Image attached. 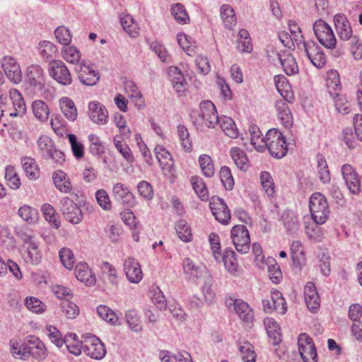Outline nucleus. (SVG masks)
Returning <instances> with one entry per match:
<instances>
[{
	"label": "nucleus",
	"mask_w": 362,
	"mask_h": 362,
	"mask_svg": "<svg viewBox=\"0 0 362 362\" xmlns=\"http://www.w3.org/2000/svg\"><path fill=\"white\" fill-rule=\"evenodd\" d=\"M18 216L28 224L35 223L39 218L37 211L29 205L24 204L18 211Z\"/></svg>",
	"instance_id": "nucleus-41"
},
{
	"label": "nucleus",
	"mask_w": 362,
	"mask_h": 362,
	"mask_svg": "<svg viewBox=\"0 0 362 362\" xmlns=\"http://www.w3.org/2000/svg\"><path fill=\"white\" fill-rule=\"evenodd\" d=\"M220 16L226 29L231 30L236 25V16L233 8L229 4H223L220 9Z\"/></svg>",
	"instance_id": "nucleus-35"
},
{
	"label": "nucleus",
	"mask_w": 362,
	"mask_h": 362,
	"mask_svg": "<svg viewBox=\"0 0 362 362\" xmlns=\"http://www.w3.org/2000/svg\"><path fill=\"white\" fill-rule=\"evenodd\" d=\"M59 209L64 218L73 224H78L83 220L81 207L69 197L60 199Z\"/></svg>",
	"instance_id": "nucleus-7"
},
{
	"label": "nucleus",
	"mask_w": 362,
	"mask_h": 362,
	"mask_svg": "<svg viewBox=\"0 0 362 362\" xmlns=\"http://www.w3.org/2000/svg\"><path fill=\"white\" fill-rule=\"evenodd\" d=\"M202 294L206 303L211 304L214 302L216 293L213 286V278L208 272H204L203 275Z\"/></svg>",
	"instance_id": "nucleus-32"
},
{
	"label": "nucleus",
	"mask_w": 362,
	"mask_h": 362,
	"mask_svg": "<svg viewBox=\"0 0 362 362\" xmlns=\"http://www.w3.org/2000/svg\"><path fill=\"white\" fill-rule=\"evenodd\" d=\"M102 273L105 275L110 284L117 285L118 276L115 267L108 262H102L100 266Z\"/></svg>",
	"instance_id": "nucleus-54"
},
{
	"label": "nucleus",
	"mask_w": 362,
	"mask_h": 362,
	"mask_svg": "<svg viewBox=\"0 0 362 362\" xmlns=\"http://www.w3.org/2000/svg\"><path fill=\"white\" fill-rule=\"evenodd\" d=\"M334 23L339 37L344 41L352 40L353 30L351 24L345 16L341 13L336 14L334 16Z\"/></svg>",
	"instance_id": "nucleus-21"
},
{
	"label": "nucleus",
	"mask_w": 362,
	"mask_h": 362,
	"mask_svg": "<svg viewBox=\"0 0 362 362\" xmlns=\"http://www.w3.org/2000/svg\"><path fill=\"white\" fill-rule=\"evenodd\" d=\"M341 172L346 187L351 193L354 194H359L361 187V182L358 173L352 165L349 164L343 165Z\"/></svg>",
	"instance_id": "nucleus-13"
},
{
	"label": "nucleus",
	"mask_w": 362,
	"mask_h": 362,
	"mask_svg": "<svg viewBox=\"0 0 362 362\" xmlns=\"http://www.w3.org/2000/svg\"><path fill=\"white\" fill-rule=\"evenodd\" d=\"M60 261L67 269H72L75 264V258L72 251L66 247L62 248L59 252Z\"/></svg>",
	"instance_id": "nucleus-59"
},
{
	"label": "nucleus",
	"mask_w": 362,
	"mask_h": 362,
	"mask_svg": "<svg viewBox=\"0 0 362 362\" xmlns=\"http://www.w3.org/2000/svg\"><path fill=\"white\" fill-rule=\"evenodd\" d=\"M276 59L283 67L285 73L288 75H294L298 71V66L296 59L291 54L284 55L282 57L278 52H272Z\"/></svg>",
	"instance_id": "nucleus-30"
},
{
	"label": "nucleus",
	"mask_w": 362,
	"mask_h": 362,
	"mask_svg": "<svg viewBox=\"0 0 362 362\" xmlns=\"http://www.w3.org/2000/svg\"><path fill=\"white\" fill-rule=\"evenodd\" d=\"M264 325L267 333L270 338L277 341L280 338V329L276 321L272 317H266L264 320Z\"/></svg>",
	"instance_id": "nucleus-57"
},
{
	"label": "nucleus",
	"mask_w": 362,
	"mask_h": 362,
	"mask_svg": "<svg viewBox=\"0 0 362 362\" xmlns=\"http://www.w3.org/2000/svg\"><path fill=\"white\" fill-rule=\"evenodd\" d=\"M75 71L80 82L85 86H94L100 79L98 71L90 64H78L75 67Z\"/></svg>",
	"instance_id": "nucleus-12"
},
{
	"label": "nucleus",
	"mask_w": 362,
	"mask_h": 362,
	"mask_svg": "<svg viewBox=\"0 0 362 362\" xmlns=\"http://www.w3.org/2000/svg\"><path fill=\"white\" fill-rule=\"evenodd\" d=\"M211 211L215 218L223 225L228 224L230 213L224 200L220 197H213L210 202Z\"/></svg>",
	"instance_id": "nucleus-16"
},
{
	"label": "nucleus",
	"mask_w": 362,
	"mask_h": 362,
	"mask_svg": "<svg viewBox=\"0 0 362 362\" xmlns=\"http://www.w3.org/2000/svg\"><path fill=\"white\" fill-rule=\"evenodd\" d=\"M191 183L198 197L202 200H206L208 198V190L202 178L193 176L191 178Z\"/></svg>",
	"instance_id": "nucleus-53"
},
{
	"label": "nucleus",
	"mask_w": 362,
	"mask_h": 362,
	"mask_svg": "<svg viewBox=\"0 0 362 362\" xmlns=\"http://www.w3.org/2000/svg\"><path fill=\"white\" fill-rule=\"evenodd\" d=\"M231 239L236 250L241 254H246L250 247L249 231L243 225H236L231 229Z\"/></svg>",
	"instance_id": "nucleus-8"
},
{
	"label": "nucleus",
	"mask_w": 362,
	"mask_h": 362,
	"mask_svg": "<svg viewBox=\"0 0 362 362\" xmlns=\"http://www.w3.org/2000/svg\"><path fill=\"white\" fill-rule=\"evenodd\" d=\"M182 267L185 274L192 280L203 277L204 272H207L206 269L202 270L199 267L196 266L189 258H185L183 260Z\"/></svg>",
	"instance_id": "nucleus-40"
},
{
	"label": "nucleus",
	"mask_w": 362,
	"mask_h": 362,
	"mask_svg": "<svg viewBox=\"0 0 362 362\" xmlns=\"http://www.w3.org/2000/svg\"><path fill=\"white\" fill-rule=\"evenodd\" d=\"M303 51L310 62L317 68H322L327 62L326 56L322 48L313 40L303 42Z\"/></svg>",
	"instance_id": "nucleus-11"
},
{
	"label": "nucleus",
	"mask_w": 362,
	"mask_h": 362,
	"mask_svg": "<svg viewBox=\"0 0 362 362\" xmlns=\"http://www.w3.org/2000/svg\"><path fill=\"white\" fill-rule=\"evenodd\" d=\"M47 71L49 76L62 86H69L73 82L70 71L62 60L49 62Z\"/></svg>",
	"instance_id": "nucleus-6"
},
{
	"label": "nucleus",
	"mask_w": 362,
	"mask_h": 362,
	"mask_svg": "<svg viewBox=\"0 0 362 362\" xmlns=\"http://www.w3.org/2000/svg\"><path fill=\"white\" fill-rule=\"evenodd\" d=\"M120 23L124 30L132 36L138 34V28L132 16L122 13L119 15Z\"/></svg>",
	"instance_id": "nucleus-47"
},
{
	"label": "nucleus",
	"mask_w": 362,
	"mask_h": 362,
	"mask_svg": "<svg viewBox=\"0 0 362 362\" xmlns=\"http://www.w3.org/2000/svg\"><path fill=\"white\" fill-rule=\"evenodd\" d=\"M47 76L44 69L38 64L28 66L25 75L26 91L28 94H34L46 98L49 89L46 86Z\"/></svg>",
	"instance_id": "nucleus-1"
},
{
	"label": "nucleus",
	"mask_w": 362,
	"mask_h": 362,
	"mask_svg": "<svg viewBox=\"0 0 362 362\" xmlns=\"http://www.w3.org/2000/svg\"><path fill=\"white\" fill-rule=\"evenodd\" d=\"M13 110L8 112L10 117H23L26 113V105L22 94L16 88L9 90Z\"/></svg>",
	"instance_id": "nucleus-24"
},
{
	"label": "nucleus",
	"mask_w": 362,
	"mask_h": 362,
	"mask_svg": "<svg viewBox=\"0 0 362 362\" xmlns=\"http://www.w3.org/2000/svg\"><path fill=\"white\" fill-rule=\"evenodd\" d=\"M26 308L33 313L40 314L45 311L46 305L35 297H27L25 300Z\"/></svg>",
	"instance_id": "nucleus-60"
},
{
	"label": "nucleus",
	"mask_w": 362,
	"mask_h": 362,
	"mask_svg": "<svg viewBox=\"0 0 362 362\" xmlns=\"http://www.w3.org/2000/svg\"><path fill=\"white\" fill-rule=\"evenodd\" d=\"M125 318L129 327L134 332H139L142 327L141 325L140 317L137 311L134 309H130L126 311Z\"/></svg>",
	"instance_id": "nucleus-48"
},
{
	"label": "nucleus",
	"mask_w": 362,
	"mask_h": 362,
	"mask_svg": "<svg viewBox=\"0 0 362 362\" xmlns=\"http://www.w3.org/2000/svg\"><path fill=\"white\" fill-rule=\"evenodd\" d=\"M326 86L330 96H334L341 92L339 74L336 70L331 69L327 72Z\"/></svg>",
	"instance_id": "nucleus-31"
},
{
	"label": "nucleus",
	"mask_w": 362,
	"mask_h": 362,
	"mask_svg": "<svg viewBox=\"0 0 362 362\" xmlns=\"http://www.w3.org/2000/svg\"><path fill=\"white\" fill-rule=\"evenodd\" d=\"M28 245L27 246V252L25 256L26 262L33 265H37L42 261V254L38 249V243L36 241H31L30 239L27 240Z\"/></svg>",
	"instance_id": "nucleus-37"
},
{
	"label": "nucleus",
	"mask_w": 362,
	"mask_h": 362,
	"mask_svg": "<svg viewBox=\"0 0 362 362\" xmlns=\"http://www.w3.org/2000/svg\"><path fill=\"white\" fill-rule=\"evenodd\" d=\"M281 221L286 231L290 234L296 233L299 229L298 217L292 210H286L282 214Z\"/></svg>",
	"instance_id": "nucleus-28"
},
{
	"label": "nucleus",
	"mask_w": 362,
	"mask_h": 362,
	"mask_svg": "<svg viewBox=\"0 0 362 362\" xmlns=\"http://www.w3.org/2000/svg\"><path fill=\"white\" fill-rule=\"evenodd\" d=\"M64 344L66 345L67 350L75 356H79L83 351V342L78 339L75 333H68L64 337Z\"/></svg>",
	"instance_id": "nucleus-34"
},
{
	"label": "nucleus",
	"mask_w": 362,
	"mask_h": 362,
	"mask_svg": "<svg viewBox=\"0 0 362 362\" xmlns=\"http://www.w3.org/2000/svg\"><path fill=\"white\" fill-rule=\"evenodd\" d=\"M38 49L42 59L49 62L54 60V58L57 52V49L55 45L52 42L46 40L40 42Z\"/></svg>",
	"instance_id": "nucleus-42"
},
{
	"label": "nucleus",
	"mask_w": 362,
	"mask_h": 362,
	"mask_svg": "<svg viewBox=\"0 0 362 362\" xmlns=\"http://www.w3.org/2000/svg\"><path fill=\"white\" fill-rule=\"evenodd\" d=\"M266 142L267 149L273 157L281 158L287 153L285 138L280 131L276 129H269L266 134Z\"/></svg>",
	"instance_id": "nucleus-4"
},
{
	"label": "nucleus",
	"mask_w": 362,
	"mask_h": 362,
	"mask_svg": "<svg viewBox=\"0 0 362 362\" xmlns=\"http://www.w3.org/2000/svg\"><path fill=\"white\" fill-rule=\"evenodd\" d=\"M179 238L183 242H189L192 239L191 228L185 220L180 221L175 226Z\"/></svg>",
	"instance_id": "nucleus-49"
},
{
	"label": "nucleus",
	"mask_w": 362,
	"mask_h": 362,
	"mask_svg": "<svg viewBox=\"0 0 362 362\" xmlns=\"http://www.w3.org/2000/svg\"><path fill=\"white\" fill-rule=\"evenodd\" d=\"M170 12L177 23L187 24L189 22V17L183 4L180 3L172 4Z\"/></svg>",
	"instance_id": "nucleus-44"
},
{
	"label": "nucleus",
	"mask_w": 362,
	"mask_h": 362,
	"mask_svg": "<svg viewBox=\"0 0 362 362\" xmlns=\"http://www.w3.org/2000/svg\"><path fill=\"white\" fill-rule=\"evenodd\" d=\"M95 196L98 205L103 210L110 211L112 209V202L107 192L105 189H100L97 190Z\"/></svg>",
	"instance_id": "nucleus-64"
},
{
	"label": "nucleus",
	"mask_w": 362,
	"mask_h": 362,
	"mask_svg": "<svg viewBox=\"0 0 362 362\" xmlns=\"http://www.w3.org/2000/svg\"><path fill=\"white\" fill-rule=\"evenodd\" d=\"M21 164L27 177L35 180L40 175V170L34 158L23 157L21 158Z\"/></svg>",
	"instance_id": "nucleus-39"
},
{
	"label": "nucleus",
	"mask_w": 362,
	"mask_h": 362,
	"mask_svg": "<svg viewBox=\"0 0 362 362\" xmlns=\"http://www.w3.org/2000/svg\"><path fill=\"white\" fill-rule=\"evenodd\" d=\"M52 180L55 187L64 194L70 193L72 191V185L66 173L58 170L53 173Z\"/></svg>",
	"instance_id": "nucleus-26"
},
{
	"label": "nucleus",
	"mask_w": 362,
	"mask_h": 362,
	"mask_svg": "<svg viewBox=\"0 0 362 362\" xmlns=\"http://www.w3.org/2000/svg\"><path fill=\"white\" fill-rule=\"evenodd\" d=\"M275 107L276 109L278 118L281 124L286 128L291 127L293 124V117L287 100L285 99L278 100L275 103Z\"/></svg>",
	"instance_id": "nucleus-25"
},
{
	"label": "nucleus",
	"mask_w": 362,
	"mask_h": 362,
	"mask_svg": "<svg viewBox=\"0 0 362 362\" xmlns=\"http://www.w3.org/2000/svg\"><path fill=\"white\" fill-rule=\"evenodd\" d=\"M199 163L202 173L207 177H211L214 174V167L211 157L206 154H202L199 157Z\"/></svg>",
	"instance_id": "nucleus-52"
},
{
	"label": "nucleus",
	"mask_w": 362,
	"mask_h": 362,
	"mask_svg": "<svg viewBox=\"0 0 362 362\" xmlns=\"http://www.w3.org/2000/svg\"><path fill=\"white\" fill-rule=\"evenodd\" d=\"M5 178L11 188L16 189L20 187L21 181L13 166L9 165L6 168Z\"/></svg>",
	"instance_id": "nucleus-62"
},
{
	"label": "nucleus",
	"mask_w": 362,
	"mask_h": 362,
	"mask_svg": "<svg viewBox=\"0 0 362 362\" xmlns=\"http://www.w3.org/2000/svg\"><path fill=\"white\" fill-rule=\"evenodd\" d=\"M240 351L244 362H255L257 355L253 346L250 343L245 342L241 345L240 346Z\"/></svg>",
	"instance_id": "nucleus-63"
},
{
	"label": "nucleus",
	"mask_w": 362,
	"mask_h": 362,
	"mask_svg": "<svg viewBox=\"0 0 362 362\" xmlns=\"http://www.w3.org/2000/svg\"><path fill=\"white\" fill-rule=\"evenodd\" d=\"M268 273L272 282L278 284L282 278V273L280 267L274 259H267Z\"/></svg>",
	"instance_id": "nucleus-58"
},
{
	"label": "nucleus",
	"mask_w": 362,
	"mask_h": 362,
	"mask_svg": "<svg viewBox=\"0 0 362 362\" xmlns=\"http://www.w3.org/2000/svg\"><path fill=\"white\" fill-rule=\"evenodd\" d=\"M304 298L309 310L312 313H316L320 308V299L314 283L309 281L305 284Z\"/></svg>",
	"instance_id": "nucleus-23"
},
{
	"label": "nucleus",
	"mask_w": 362,
	"mask_h": 362,
	"mask_svg": "<svg viewBox=\"0 0 362 362\" xmlns=\"http://www.w3.org/2000/svg\"><path fill=\"white\" fill-rule=\"evenodd\" d=\"M314 33L321 45L327 49H333L337 44V39L331 26L322 19L313 23Z\"/></svg>",
	"instance_id": "nucleus-5"
},
{
	"label": "nucleus",
	"mask_w": 362,
	"mask_h": 362,
	"mask_svg": "<svg viewBox=\"0 0 362 362\" xmlns=\"http://www.w3.org/2000/svg\"><path fill=\"white\" fill-rule=\"evenodd\" d=\"M88 115L92 122L97 124L104 125L108 121V111L101 103L93 100L88 105Z\"/></svg>",
	"instance_id": "nucleus-17"
},
{
	"label": "nucleus",
	"mask_w": 362,
	"mask_h": 362,
	"mask_svg": "<svg viewBox=\"0 0 362 362\" xmlns=\"http://www.w3.org/2000/svg\"><path fill=\"white\" fill-rule=\"evenodd\" d=\"M62 57L69 63L77 64L81 59V52L75 46L64 47L62 50Z\"/></svg>",
	"instance_id": "nucleus-56"
},
{
	"label": "nucleus",
	"mask_w": 362,
	"mask_h": 362,
	"mask_svg": "<svg viewBox=\"0 0 362 362\" xmlns=\"http://www.w3.org/2000/svg\"><path fill=\"white\" fill-rule=\"evenodd\" d=\"M124 272L127 279L133 284L139 283L142 278L143 274L139 262L132 257L127 258L123 264Z\"/></svg>",
	"instance_id": "nucleus-20"
},
{
	"label": "nucleus",
	"mask_w": 362,
	"mask_h": 362,
	"mask_svg": "<svg viewBox=\"0 0 362 362\" xmlns=\"http://www.w3.org/2000/svg\"><path fill=\"white\" fill-rule=\"evenodd\" d=\"M333 99L336 110L343 115L349 114L351 111V107L346 97L339 93L334 96H331Z\"/></svg>",
	"instance_id": "nucleus-50"
},
{
	"label": "nucleus",
	"mask_w": 362,
	"mask_h": 362,
	"mask_svg": "<svg viewBox=\"0 0 362 362\" xmlns=\"http://www.w3.org/2000/svg\"><path fill=\"white\" fill-rule=\"evenodd\" d=\"M190 117L197 128H202L204 126L209 128H214L218 122L216 107L210 100L202 102L199 111L192 110Z\"/></svg>",
	"instance_id": "nucleus-2"
},
{
	"label": "nucleus",
	"mask_w": 362,
	"mask_h": 362,
	"mask_svg": "<svg viewBox=\"0 0 362 362\" xmlns=\"http://www.w3.org/2000/svg\"><path fill=\"white\" fill-rule=\"evenodd\" d=\"M317 174L319 179L324 184L328 183L330 181V173L328 169V165L325 157L322 154H317Z\"/></svg>",
	"instance_id": "nucleus-45"
},
{
	"label": "nucleus",
	"mask_w": 362,
	"mask_h": 362,
	"mask_svg": "<svg viewBox=\"0 0 362 362\" xmlns=\"http://www.w3.org/2000/svg\"><path fill=\"white\" fill-rule=\"evenodd\" d=\"M156 157L162 168L163 173L167 175L173 174V160L170 153L163 146L158 145L154 148Z\"/></svg>",
	"instance_id": "nucleus-22"
},
{
	"label": "nucleus",
	"mask_w": 362,
	"mask_h": 362,
	"mask_svg": "<svg viewBox=\"0 0 362 362\" xmlns=\"http://www.w3.org/2000/svg\"><path fill=\"white\" fill-rule=\"evenodd\" d=\"M226 269L231 274H235L238 272V264L236 259V254L232 250L226 249L223 255L221 256Z\"/></svg>",
	"instance_id": "nucleus-43"
},
{
	"label": "nucleus",
	"mask_w": 362,
	"mask_h": 362,
	"mask_svg": "<svg viewBox=\"0 0 362 362\" xmlns=\"http://www.w3.org/2000/svg\"><path fill=\"white\" fill-rule=\"evenodd\" d=\"M61 311L69 319H75L79 315V308L76 304L64 300L60 305Z\"/></svg>",
	"instance_id": "nucleus-55"
},
{
	"label": "nucleus",
	"mask_w": 362,
	"mask_h": 362,
	"mask_svg": "<svg viewBox=\"0 0 362 362\" xmlns=\"http://www.w3.org/2000/svg\"><path fill=\"white\" fill-rule=\"evenodd\" d=\"M220 125V127L228 136L235 139L238 136V129L235 124V122L228 117H218V122L217 125Z\"/></svg>",
	"instance_id": "nucleus-38"
},
{
	"label": "nucleus",
	"mask_w": 362,
	"mask_h": 362,
	"mask_svg": "<svg viewBox=\"0 0 362 362\" xmlns=\"http://www.w3.org/2000/svg\"><path fill=\"white\" fill-rule=\"evenodd\" d=\"M112 196L114 199L122 204L132 207L135 205V197L125 185L117 182L112 187Z\"/></svg>",
	"instance_id": "nucleus-19"
},
{
	"label": "nucleus",
	"mask_w": 362,
	"mask_h": 362,
	"mask_svg": "<svg viewBox=\"0 0 362 362\" xmlns=\"http://www.w3.org/2000/svg\"><path fill=\"white\" fill-rule=\"evenodd\" d=\"M83 346V352L92 358L100 360L106 354V349L104 344L95 336H91L87 340Z\"/></svg>",
	"instance_id": "nucleus-18"
},
{
	"label": "nucleus",
	"mask_w": 362,
	"mask_h": 362,
	"mask_svg": "<svg viewBox=\"0 0 362 362\" xmlns=\"http://www.w3.org/2000/svg\"><path fill=\"white\" fill-rule=\"evenodd\" d=\"M59 106L64 117L71 122L76 120L78 112L73 100L68 97H63L59 100Z\"/></svg>",
	"instance_id": "nucleus-36"
},
{
	"label": "nucleus",
	"mask_w": 362,
	"mask_h": 362,
	"mask_svg": "<svg viewBox=\"0 0 362 362\" xmlns=\"http://www.w3.org/2000/svg\"><path fill=\"white\" fill-rule=\"evenodd\" d=\"M21 358L25 360L31 356L34 359L41 361L47 356V350L43 342L35 337H30L26 345L23 348Z\"/></svg>",
	"instance_id": "nucleus-10"
},
{
	"label": "nucleus",
	"mask_w": 362,
	"mask_h": 362,
	"mask_svg": "<svg viewBox=\"0 0 362 362\" xmlns=\"http://www.w3.org/2000/svg\"><path fill=\"white\" fill-rule=\"evenodd\" d=\"M230 155L238 168L245 172L247 170L249 160L243 149L239 147H233L230 150Z\"/></svg>",
	"instance_id": "nucleus-33"
},
{
	"label": "nucleus",
	"mask_w": 362,
	"mask_h": 362,
	"mask_svg": "<svg viewBox=\"0 0 362 362\" xmlns=\"http://www.w3.org/2000/svg\"><path fill=\"white\" fill-rule=\"evenodd\" d=\"M97 313L102 320L112 325H115L118 319L116 314L106 305H99L97 308Z\"/></svg>",
	"instance_id": "nucleus-61"
},
{
	"label": "nucleus",
	"mask_w": 362,
	"mask_h": 362,
	"mask_svg": "<svg viewBox=\"0 0 362 362\" xmlns=\"http://www.w3.org/2000/svg\"><path fill=\"white\" fill-rule=\"evenodd\" d=\"M37 148L44 158L49 156L50 152L54 147L52 140L46 135H42L37 141Z\"/></svg>",
	"instance_id": "nucleus-46"
},
{
	"label": "nucleus",
	"mask_w": 362,
	"mask_h": 362,
	"mask_svg": "<svg viewBox=\"0 0 362 362\" xmlns=\"http://www.w3.org/2000/svg\"><path fill=\"white\" fill-rule=\"evenodd\" d=\"M271 298L274 309L279 314H285L287 310L286 302L279 291H274L271 293Z\"/></svg>",
	"instance_id": "nucleus-51"
},
{
	"label": "nucleus",
	"mask_w": 362,
	"mask_h": 362,
	"mask_svg": "<svg viewBox=\"0 0 362 362\" xmlns=\"http://www.w3.org/2000/svg\"><path fill=\"white\" fill-rule=\"evenodd\" d=\"M299 354L303 362H317V354L312 338L306 333H301L298 337Z\"/></svg>",
	"instance_id": "nucleus-9"
},
{
	"label": "nucleus",
	"mask_w": 362,
	"mask_h": 362,
	"mask_svg": "<svg viewBox=\"0 0 362 362\" xmlns=\"http://www.w3.org/2000/svg\"><path fill=\"white\" fill-rule=\"evenodd\" d=\"M309 209L313 221L318 225L325 223L330 210L326 197L320 192L313 193L309 201Z\"/></svg>",
	"instance_id": "nucleus-3"
},
{
	"label": "nucleus",
	"mask_w": 362,
	"mask_h": 362,
	"mask_svg": "<svg viewBox=\"0 0 362 362\" xmlns=\"http://www.w3.org/2000/svg\"><path fill=\"white\" fill-rule=\"evenodd\" d=\"M226 305L230 310H233L239 317L248 322L253 318V311L250 305L241 299L229 298L226 300Z\"/></svg>",
	"instance_id": "nucleus-14"
},
{
	"label": "nucleus",
	"mask_w": 362,
	"mask_h": 362,
	"mask_svg": "<svg viewBox=\"0 0 362 362\" xmlns=\"http://www.w3.org/2000/svg\"><path fill=\"white\" fill-rule=\"evenodd\" d=\"M31 109L35 117L42 123L46 122L50 115L48 105L42 100H35L32 103Z\"/></svg>",
	"instance_id": "nucleus-29"
},
{
	"label": "nucleus",
	"mask_w": 362,
	"mask_h": 362,
	"mask_svg": "<svg viewBox=\"0 0 362 362\" xmlns=\"http://www.w3.org/2000/svg\"><path fill=\"white\" fill-rule=\"evenodd\" d=\"M75 276L76 279L87 286L95 284V277L86 263H79L76 266Z\"/></svg>",
	"instance_id": "nucleus-27"
},
{
	"label": "nucleus",
	"mask_w": 362,
	"mask_h": 362,
	"mask_svg": "<svg viewBox=\"0 0 362 362\" xmlns=\"http://www.w3.org/2000/svg\"><path fill=\"white\" fill-rule=\"evenodd\" d=\"M1 66L7 78L13 83H19L22 81V72L15 58L5 56L1 60Z\"/></svg>",
	"instance_id": "nucleus-15"
}]
</instances>
